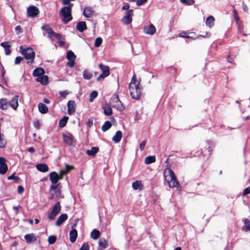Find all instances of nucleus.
Returning <instances> with one entry per match:
<instances>
[{
  "mask_svg": "<svg viewBox=\"0 0 250 250\" xmlns=\"http://www.w3.org/2000/svg\"><path fill=\"white\" fill-rule=\"evenodd\" d=\"M120 101H121L119 99L118 95H114L111 97L110 101V103L112 107H113L115 104H117V103H120Z\"/></svg>",
  "mask_w": 250,
  "mask_h": 250,
  "instance_id": "32",
  "label": "nucleus"
},
{
  "mask_svg": "<svg viewBox=\"0 0 250 250\" xmlns=\"http://www.w3.org/2000/svg\"><path fill=\"white\" fill-rule=\"evenodd\" d=\"M180 1L188 5H192L194 3V0H180Z\"/></svg>",
  "mask_w": 250,
  "mask_h": 250,
  "instance_id": "50",
  "label": "nucleus"
},
{
  "mask_svg": "<svg viewBox=\"0 0 250 250\" xmlns=\"http://www.w3.org/2000/svg\"><path fill=\"white\" fill-rule=\"evenodd\" d=\"M156 28L155 26L152 24H150L148 25L145 26L144 27L143 31L147 35H152L154 34L156 32Z\"/></svg>",
  "mask_w": 250,
  "mask_h": 250,
  "instance_id": "16",
  "label": "nucleus"
},
{
  "mask_svg": "<svg viewBox=\"0 0 250 250\" xmlns=\"http://www.w3.org/2000/svg\"><path fill=\"white\" fill-rule=\"evenodd\" d=\"M250 193V186L245 188L242 193V196H245Z\"/></svg>",
  "mask_w": 250,
  "mask_h": 250,
  "instance_id": "54",
  "label": "nucleus"
},
{
  "mask_svg": "<svg viewBox=\"0 0 250 250\" xmlns=\"http://www.w3.org/2000/svg\"><path fill=\"white\" fill-rule=\"evenodd\" d=\"M63 141L66 145L69 146H72L74 142V137L71 133L68 134H63L62 135Z\"/></svg>",
  "mask_w": 250,
  "mask_h": 250,
  "instance_id": "11",
  "label": "nucleus"
},
{
  "mask_svg": "<svg viewBox=\"0 0 250 250\" xmlns=\"http://www.w3.org/2000/svg\"><path fill=\"white\" fill-rule=\"evenodd\" d=\"M6 159L3 157H0V174H4L8 170V166L6 164Z\"/></svg>",
  "mask_w": 250,
  "mask_h": 250,
  "instance_id": "13",
  "label": "nucleus"
},
{
  "mask_svg": "<svg viewBox=\"0 0 250 250\" xmlns=\"http://www.w3.org/2000/svg\"><path fill=\"white\" fill-rule=\"evenodd\" d=\"M99 67L102 71V73L97 77V81L104 79L105 78L108 76L110 74V69L108 66L104 65L102 63H100L99 64Z\"/></svg>",
  "mask_w": 250,
  "mask_h": 250,
  "instance_id": "5",
  "label": "nucleus"
},
{
  "mask_svg": "<svg viewBox=\"0 0 250 250\" xmlns=\"http://www.w3.org/2000/svg\"><path fill=\"white\" fill-rule=\"evenodd\" d=\"M83 76L84 79L90 80L92 78L93 75L91 72L88 71L87 70H84L83 72Z\"/></svg>",
  "mask_w": 250,
  "mask_h": 250,
  "instance_id": "39",
  "label": "nucleus"
},
{
  "mask_svg": "<svg viewBox=\"0 0 250 250\" xmlns=\"http://www.w3.org/2000/svg\"><path fill=\"white\" fill-rule=\"evenodd\" d=\"M146 143V141H143L140 143L139 147L141 150H143L144 149Z\"/></svg>",
  "mask_w": 250,
  "mask_h": 250,
  "instance_id": "61",
  "label": "nucleus"
},
{
  "mask_svg": "<svg viewBox=\"0 0 250 250\" xmlns=\"http://www.w3.org/2000/svg\"><path fill=\"white\" fill-rule=\"evenodd\" d=\"M95 11L91 7H86L84 9L83 15L86 18H91L95 14Z\"/></svg>",
  "mask_w": 250,
  "mask_h": 250,
  "instance_id": "17",
  "label": "nucleus"
},
{
  "mask_svg": "<svg viewBox=\"0 0 250 250\" xmlns=\"http://www.w3.org/2000/svg\"><path fill=\"white\" fill-rule=\"evenodd\" d=\"M6 141L4 138V135L0 132V147L4 148L6 146Z\"/></svg>",
  "mask_w": 250,
  "mask_h": 250,
  "instance_id": "40",
  "label": "nucleus"
},
{
  "mask_svg": "<svg viewBox=\"0 0 250 250\" xmlns=\"http://www.w3.org/2000/svg\"><path fill=\"white\" fill-rule=\"evenodd\" d=\"M130 95L132 98L139 100L142 95V87L141 85L129 87Z\"/></svg>",
  "mask_w": 250,
  "mask_h": 250,
  "instance_id": "3",
  "label": "nucleus"
},
{
  "mask_svg": "<svg viewBox=\"0 0 250 250\" xmlns=\"http://www.w3.org/2000/svg\"><path fill=\"white\" fill-rule=\"evenodd\" d=\"M99 148L98 147H92L90 149H88L86 151V153L88 156H95L98 152Z\"/></svg>",
  "mask_w": 250,
  "mask_h": 250,
  "instance_id": "25",
  "label": "nucleus"
},
{
  "mask_svg": "<svg viewBox=\"0 0 250 250\" xmlns=\"http://www.w3.org/2000/svg\"><path fill=\"white\" fill-rule=\"evenodd\" d=\"M99 246L102 249H106L108 247L107 241L105 239H100L99 241Z\"/></svg>",
  "mask_w": 250,
  "mask_h": 250,
  "instance_id": "43",
  "label": "nucleus"
},
{
  "mask_svg": "<svg viewBox=\"0 0 250 250\" xmlns=\"http://www.w3.org/2000/svg\"><path fill=\"white\" fill-rule=\"evenodd\" d=\"M147 0H138L136 1V5L137 6H141L144 4L146 2Z\"/></svg>",
  "mask_w": 250,
  "mask_h": 250,
  "instance_id": "56",
  "label": "nucleus"
},
{
  "mask_svg": "<svg viewBox=\"0 0 250 250\" xmlns=\"http://www.w3.org/2000/svg\"><path fill=\"white\" fill-rule=\"evenodd\" d=\"M20 50L21 54L24 56L26 60H31V61H28L27 63H32L34 62V60L35 57V53L32 48L28 47L26 49H23L22 46H21Z\"/></svg>",
  "mask_w": 250,
  "mask_h": 250,
  "instance_id": "2",
  "label": "nucleus"
},
{
  "mask_svg": "<svg viewBox=\"0 0 250 250\" xmlns=\"http://www.w3.org/2000/svg\"><path fill=\"white\" fill-rule=\"evenodd\" d=\"M50 180L53 184H57L60 180L59 178V174L55 171L51 172L49 174Z\"/></svg>",
  "mask_w": 250,
  "mask_h": 250,
  "instance_id": "18",
  "label": "nucleus"
},
{
  "mask_svg": "<svg viewBox=\"0 0 250 250\" xmlns=\"http://www.w3.org/2000/svg\"><path fill=\"white\" fill-rule=\"evenodd\" d=\"M133 15V10H129L125 12V16L122 19V22L125 24H128L132 22V17Z\"/></svg>",
  "mask_w": 250,
  "mask_h": 250,
  "instance_id": "8",
  "label": "nucleus"
},
{
  "mask_svg": "<svg viewBox=\"0 0 250 250\" xmlns=\"http://www.w3.org/2000/svg\"><path fill=\"white\" fill-rule=\"evenodd\" d=\"M66 58L69 61L67 62V65L70 67H72L75 65V61L76 59V56L71 50H69L67 52Z\"/></svg>",
  "mask_w": 250,
  "mask_h": 250,
  "instance_id": "10",
  "label": "nucleus"
},
{
  "mask_svg": "<svg viewBox=\"0 0 250 250\" xmlns=\"http://www.w3.org/2000/svg\"><path fill=\"white\" fill-rule=\"evenodd\" d=\"M22 207L20 205L17 206H14L13 207V209L15 211V214L17 215L19 213V210L21 209Z\"/></svg>",
  "mask_w": 250,
  "mask_h": 250,
  "instance_id": "60",
  "label": "nucleus"
},
{
  "mask_svg": "<svg viewBox=\"0 0 250 250\" xmlns=\"http://www.w3.org/2000/svg\"><path fill=\"white\" fill-rule=\"evenodd\" d=\"M68 218V216L66 214L64 213L61 214L58 218L56 222V225L57 226H60L62 225L63 222L66 221Z\"/></svg>",
  "mask_w": 250,
  "mask_h": 250,
  "instance_id": "20",
  "label": "nucleus"
},
{
  "mask_svg": "<svg viewBox=\"0 0 250 250\" xmlns=\"http://www.w3.org/2000/svg\"><path fill=\"white\" fill-rule=\"evenodd\" d=\"M123 134L121 131H117L115 135L112 137V140L116 143L119 142L122 138Z\"/></svg>",
  "mask_w": 250,
  "mask_h": 250,
  "instance_id": "28",
  "label": "nucleus"
},
{
  "mask_svg": "<svg viewBox=\"0 0 250 250\" xmlns=\"http://www.w3.org/2000/svg\"><path fill=\"white\" fill-rule=\"evenodd\" d=\"M133 15V10H129L125 12V16L122 19V22L125 24H128L132 22V17Z\"/></svg>",
  "mask_w": 250,
  "mask_h": 250,
  "instance_id": "9",
  "label": "nucleus"
},
{
  "mask_svg": "<svg viewBox=\"0 0 250 250\" xmlns=\"http://www.w3.org/2000/svg\"><path fill=\"white\" fill-rule=\"evenodd\" d=\"M60 184H56V185L53 184L50 187L49 190L50 192H51L53 190L57 189L58 188H60Z\"/></svg>",
  "mask_w": 250,
  "mask_h": 250,
  "instance_id": "48",
  "label": "nucleus"
},
{
  "mask_svg": "<svg viewBox=\"0 0 250 250\" xmlns=\"http://www.w3.org/2000/svg\"><path fill=\"white\" fill-rule=\"evenodd\" d=\"M136 85H141L140 82L137 80L136 76L134 75L131 79V82L129 87L134 86Z\"/></svg>",
  "mask_w": 250,
  "mask_h": 250,
  "instance_id": "38",
  "label": "nucleus"
},
{
  "mask_svg": "<svg viewBox=\"0 0 250 250\" xmlns=\"http://www.w3.org/2000/svg\"><path fill=\"white\" fill-rule=\"evenodd\" d=\"M168 172L170 178V180L168 181L169 186L170 188L177 187L179 185V184L177 180L174 172L171 169L168 168Z\"/></svg>",
  "mask_w": 250,
  "mask_h": 250,
  "instance_id": "7",
  "label": "nucleus"
},
{
  "mask_svg": "<svg viewBox=\"0 0 250 250\" xmlns=\"http://www.w3.org/2000/svg\"><path fill=\"white\" fill-rule=\"evenodd\" d=\"M0 46L3 47L5 49L8 47H10L11 45L9 44L8 42H4L0 43Z\"/></svg>",
  "mask_w": 250,
  "mask_h": 250,
  "instance_id": "55",
  "label": "nucleus"
},
{
  "mask_svg": "<svg viewBox=\"0 0 250 250\" xmlns=\"http://www.w3.org/2000/svg\"><path fill=\"white\" fill-rule=\"evenodd\" d=\"M78 237L77 230L76 229H72L69 232L70 241L71 243H74Z\"/></svg>",
  "mask_w": 250,
  "mask_h": 250,
  "instance_id": "21",
  "label": "nucleus"
},
{
  "mask_svg": "<svg viewBox=\"0 0 250 250\" xmlns=\"http://www.w3.org/2000/svg\"><path fill=\"white\" fill-rule=\"evenodd\" d=\"M38 109L39 111L42 114H45L48 111L47 106L42 103H39L38 104Z\"/></svg>",
  "mask_w": 250,
  "mask_h": 250,
  "instance_id": "29",
  "label": "nucleus"
},
{
  "mask_svg": "<svg viewBox=\"0 0 250 250\" xmlns=\"http://www.w3.org/2000/svg\"><path fill=\"white\" fill-rule=\"evenodd\" d=\"M238 25V29L240 33H242L243 31V25L242 24V22H240L238 23V24H237Z\"/></svg>",
  "mask_w": 250,
  "mask_h": 250,
  "instance_id": "63",
  "label": "nucleus"
},
{
  "mask_svg": "<svg viewBox=\"0 0 250 250\" xmlns=\"http://www.w3.org/2000/svg\"><path fill=\"white\" fill-rule=\"evenodd\" d=\"M9 107L8 101L6 98L0 99V109L3 110H7Z\"/></svg>",
  "mask_w": 250,
  "mask_h": 250,
  "instance_id": "19",
  "label": "nucleus"
},
{
  "mask_svg": "<svg viewBox=\"0 0 250 250\" xmlns=\"http://www.w3.org/2000/svg\"><path fill=\"white\" fill-rule=\"evenodd\" d=\"M73 5V4H71V6H64L60 11V15L63 18L62 20L65 24L67 23L72 20L71 13Z\"/></svg>",
  "mask_w": 250,
  "mask_h": 250,
  "instance_id": "1",
  "label": "nucleus"
},
{
  "mask_svg": "<svg viewBox=\"0 0 250 250\" xmlns=\"http://www.w3.org/2000/svg\"><path fill=\"white\" fill-rule=\"evenodd\" d=\"M79 250H89L88 244L86 243L83 244Z\"/></svg>",
  "mask_w": 250,
  "mask_h": 250,
  "instance_id": "57",
  "label": "nucleus"
},
{
  "mask_svg": "<svg viewBox=\"0 0 250 250\" xmlns=\"http://www.w3.org/2000/svg\"><path fill=\"white\" fill-rule=\"evenodd\" d=\"M36 81L42 85H46L48 83V77L46 75H42L37 78Z\"/></svg>",
  "mask_w": 250,
  "mask_h": 250,
  "instance_id": "26",
  "label": "nucleus"
},
{
  "mask_svg": "<svg viewBox=\"0 0 250 250\" xmlns=\"http://www.w3.org/2000/svg\"><path fill=\"white\" fill-rule=\"evenodd\" d=\"M100 236V232L99 230H98L96 229H93L90 234L91 237L94 240H97L98 238H99Z\"/></svg>",
  "mask_w": 250,
  "mask_h": 250,
  "instance_id": "34",
  "label": "nucleus"
},
{
  "mask_svg": "<svg viewBox=\"0 0 250 250\" xmlns=\"http://www.w3.org/2000/svg\"><path fill=\"white\" fill-rule=\"evenodd\" d=\"M24 239L27 243H30L37 240V238L34 233L26 234L24 236Z\"/></svg>",
  "mask_w": 250,
  "mask_h": 250,
  "instance_id": "22",
  "label": "nucleus"
},
{
  "mask_svg": "<svg viewBox=\"0 0 250 250\" xmlns=\"http://www.w3.org/2000/svg\"><path fill=\"white\" fill-rule=\"evenodd\" d=\"M7 179L9 180H14L15 182L18 183L19 182L20 178L18 176H15L14 174H13L11 176H8Z\"/></svg>",
  "mask_w": 250,
  "mask_h": 250,
  "instance_id": "49",
  "label": "nucleus"
},
{
  "mask_svg": "<svg viewBox=\"0 0 250 250\" xmlns=\"http://www.w3.org/2000/svg\"><path fill=\"white\" fill-rule=\"evenodd\" d=\"M244 225L242 228L243 230L245 231H250V221L248 219H245L244 220Z\"/></svg>",
  "mask_w": 250,
  "mask_h": 250,
  "instance_id": "33",
  "label": "nucleus"
},
{
  "mask_svg": "<svg viewBox=\"0 0 250 250\" xmlns=\"http://www.w3.org/2000/svg\"><path fill=\"white\" fill-rule=\"evenodd\" d=\"M214 147V146L213 145H208V147L206 148L208 151L209 152V156L211 155V153L212 152V150Z\"/></svg>",
  "mask_w": 250,
  "mask_h": 250,
  "instance_id": "52",
  "label": "nucleus"
},
{
  "mask_svg": "<svg viewBox=\"0 0 250 250\" xmlns=\"http://www.w3.org/2000/svg\"><path fill=\"white\" fill-rule=\"evenodd\" d=\"M87 29V25L85 21L79 22L76 26V29L81 32H83V31Z\"/></svg>",
  "mask_w": 250,
  "mask_h": 250,
  "instance_id": "24",
  "label": "nucleus"
},
{
  "mask_svg": "<svg viewBox=\"0 0 250 250\" xmlns=\"http://www.w3.org/2000/svg\"><path fill=\"white\" fill-rule=\"evenodd\" d=\"M68 94V92H67V91L66 90H65V91H61L60 92V95L61 97H63V98H65L66 97V96Z\"/></svg>",
  "mask_w": 250,
  "mask_h": 250,
  "instance_id": "64",
  "label": "nucleus"
},
{
  "mask_svg": "<svg viewBox=\"0 0 250 250\" xmlns=\"http://www.w3.org/2000/svg\"><path fill=\"white\" fill-rule=\"evenodd\" d=\"M98 96V92L96 91H92L89 97V101L90 102H92L95 98H96Z\"/></svg>",
  "mask_w": 250,
  "mask_h": 250,
  "instance_id": "45",
  "label": "nucleus"
},
{
  "mask_svg": "<svg viewBox=\"0 0 250 250\" xmlns=\"http://www.w3.org/2000/svg\"><path fill=\"white\" fill-rule=\"evenodd\" d=\"M112 126V124L110 122L107 121L103 125L102 130L103 132H105L108 130Z\"/></svg>",
  "mask_w": 250,
  "mask_h": 250,
  "instance_id": "36",
  "label": "nucleus"
},
{
  "mask_svg": "<svg viewBox=\"0 0 250 250\" xmlns=\"http://www.w3.org/2000/svg\"><path fill=\"white\" fill-rule=\"evenodd\" d=\"M104 114L106 116H109L112 114V110L110 106L105 107L104 108Z\"/></svg>",
  "mask_w": 250,
  "mask_h": 250,
  "instance_id": "44",
  "label": "nucleus"
},
{
  "mask_svg": "<svg viewBox=\"0 0 250 250\" xmlns=\"http://www.w3.org/2000/svg\"><path fill=\"white\" fill-rule=\"evenodd\" d=\"M67 112L69 115H72L75 113L76 111V104L74 101L70 100L68 102L67 104Z\"/></svg>",
  "mask_w": 250,
  "mask_h": 250,
  "instance_id": "15",
  "label": "nucleus"
},
{
  "mask_svg": "<svg viewBox=\"0 0 250 250\" xmlns=\"http://www.w3.org/2000/svg\"><path fill=\"white\" fill-rule=\"evenodd\" d=\"M61 210V203L58 202L53 207L51 211L48 215V219L50 220H53L55 219L57 215L60 213Z\"/></svg>",
  "mask_w": 250,
  "mask_h": 250,
  "instance_id": "6",
  "label": "nucleus"
},
{
  "mask_svg": "<svg viewBox=\"0 0 250 250\" xmlns=\"http://www.w3.org/2000/svg\"><path fill=\"white\" fill-rule=\"evenodd\" d=\"M156 161L155 156H149L145 158V162L146 164L148 165L154 163Z\"/></svg>",
  "mask_w": 250,
  "mask_h": 250,
  "instance_id": "37",
  "label": "nucleus"
},
{
  "mask_svg": "<svg viewBox=\"0 0 250 250\" xmlns=\"http://www.w3.org/2000/svg\"><path fill=\"white\" fill-rule=\"evenodd\" d=\"M27 13L28 17H34L39 14V10L36 6L31 5L27 8Z\"/></svg>",
  "mask_w": 250,
  "mask_h": 250,
  "instance_id": "12",
  "label": "nucleus"
},
{
  "mask_svg": "<svg viewBox=\"0 0 250 250\" xmlns=\"http://www.w3.org/2000/svg\"><path fill=\"white\" fill-rule=\"evenodd\" d=\"M132 187L134 190H141L143 188L141 181H136L133 182L132 183Z\"/></svg>",
  "mask_w": 250,
  "mask_h": 250,
  "instance_id": "31",
  "label": "nucleus"
},
{
  "mask_svg": "<svg viewBox=\"0 0 250 250\" xmlns=\"http://www.w3.org/2000/svg\"><path fill=\"white\" fill-rule=\"evenodd\" d=\"M42 29L45 31L48 34V38L52 39V37H55L58 40H61L62 35L59 33L55 32L50 26L48 24H45L42 27Z\"/></svg>",
  "mask_w": 250,
  "mask_h": 250,
  "instance_id": "4",
  "label": "nucleus"
},
{
  "mask_svg": "<svg viewBox=\"0 0 250 250\" xmlns=\"http://www.w3.org/2000/svg\"><path fill=\"white\" fill-rule=\"evenodd\" d=\"M68 117L67 116H64L62 119H61L59 123V126L61 128L64 127L68 120Z\"/></svg>",
  "mask_w": 250,
  "mask_h": 250,
  "instance_id": "35",
  "label": "nucleus"
},
{
  "mask_svg": "<svg viewBox=\"0 0 250 250\" xmlns=\"http://www.w3.org/2000/svg\"><path fill=\"white\" fill-rule=\"evenodd\" d=\"M232 7L234 19L235 21L236 24H238V23L240 22V18L238 16V14L236 9L234 7V6H233Z\"/></svg>",
  "mask_w": 250,
  "mask_h": 250,
  "instance_id": "41",
  "label": "nucleus"
},
{
  "mask_svg": "<svg viewBox=\"0 0 250 250\" xmlns=\"http://www.w3.org/2000/svg\"><path fill=\"white\" fill-rule=\"evenodd\" d=\"M15 31H16L17 34H19L22 33V32L21 27L20 25H18V26H16Z\"/></svg>",
  "mask_w": 250,
  "mask_h": 250,
  "instance_id": "62",
  "label": "nucleus"
},
{
  "mask_svg": "<svg viewBox=\"0 0 250 250\" xmlns=\"http://www.w3.org/2000/svg\"><path fill=\"white\" fill-rule=\"evenodd\" d=\"M33 125L37 129H40L41 128V125L39 120H36L33 122Z\"/></svg>",
  "mask_w": 250,
  "mask_h": 250,
  "instance_id": "53",
  "label": "nucleus"
},
{
  "mask_svg": "<svg viewBox=\"0 0 250 250\" xmlns=\"http://www.w3.org/2000/svg\"><path fill=\"white\" fill-rule=\"evenodd\" d=\"M215 19L212 16H208L206 21V24L209 27H212L214 25Z\"/></svg>",
  "mask_w": 250,
  "mask_h": 250,
  "instance_id": "30",
  "label": "nucleus"
},
{
  "mask_svg": "<svg viewBox=\"0 0 250 250\" xmlns=\"http://www.w3.org/2000/svg\"><path fill=\"white\" fill-rule=\"evenodd\" d=\"M19 96L15 95L12 98V99L10 101H8L9 106H10V107L15 110H17L19 106Z\"/></svg>",
  "mask_w": 250,
  "mask_h": 250,
  "instance_id": "14",
  "label": "nucleus"
},
{
  "mask_svg": "<svg viewBox=\"0 0 250 250\" xmlns=\"http://www.w3.org/2000/svg\"><path fill=\"white\" fill-rule=\"evenodd\" d=\"M45 71L44 69L42 67H38L34 70L33 72V75L35 77H39L44 75Z\"/></svg>",
  "mask_w": 250,
  "mask_h": 250,
  "instance_id": "23",
  "label": "nucleus"
},
{
  "mask_svg": "<svg viewBox=\"0 0 250 250\" xmlns=\"http://www.w3.org/2000/svg\"><path fill=\"white\" fill-rule=\"evenodd\" d=\"M57 240V237L55 235H50L48 238V242L49 244H54Z\"/></svg>",
  "mask_w": 250,
  "mask_h": 250,
  "instance_id": "47",
  "label": "nucleus"
},
{
  "mask_svg": "<svg viewBox=\"0 0 250 250\" xmlns=\"http://www.w3.org/2000/svg\"><path fill=\"white\" fill-rule=\"evenodd\" d=\"M93 124V120L92 119H88L86 123V125L88 128H90L92 126Z\"/></svg>",
  "mask_w": 250,
  "mask_h": 250,
  "instance_id": "58",
  "label": "nucleus"
},
{
  "mask_svg": "<svg viewBox=\"0 0 250 250\" xmlns=\"http://www.w3.org/2000/svg\"><path fill=\"white\" fill-rule=\"evenodd\" d=\"M69 172V169H67V170H62L60 171V174H59V178L60 180L62 179L63 178V176Z\"/></svg>",
  "mask_w": 250,
  "mask_h": 250,
  "instance_id": "51",
  "label": "nucleus"
},
{
  "mask_svg": "<svg viewBox=\"0 0 250 250\" xmlns=\"http://www.w3.org/2000/svg\"><path fill=\"white\" fill-rule=\"evenodd\" d=\"M103 42V39L101 37L97 38L95 41L94 45L96 47H99L101 46Z\"/></svg>",
  "mask_w": 250,
  "mask_h": 250,
  "instance_id": "46",
  "label": "nucleus"
},
{
  "mask_svg": "<svg viewBox=\"0 0 250 250\" xmlns=\"http://www.w3.org/2000/svg\"><path fill=\"white\" fill-rule=\"evenodd\" d=\"M113 107L116 108L120 111H123L125 108V106L123 104L121 101H120V103H117V104H115Z\"/></svg>",
  "mask_w": 250,
  "mask_h": 250,
  "instance_id": "42",
  "label": "nucleus"
},
{
  "mask_svg": "<svg viewBox=\"0 0 250 250\" xmlns=\"http://www.w3.org/2000/svg\"><path fill=\"white\" fill-rule=\"evenodd\" d=\"M37 169L42 172H45L49 169L48 167L46 164H39L36 165Z\"/></svg>",
  "mask_w": 250,
  "mask_h": 250,
  "instance_id": "27",
  "label": "nucleus"
},
{
  "mask_svg": "<svg viewBox=\"0 0 250 250\" xmlns=\"http://www.w3.org/2000/svg\"><path fill=\"white\" fill-rule=\"evenodd\" d=\"M22 60H23V58L22 57H20V56L17 57L15 60V64H19Z\"/></svg>",
  "mask_w": 250,
  "mask_h": 250,
  "instance_id": "59",
  "label": "nucleus"
}]
</instances>
